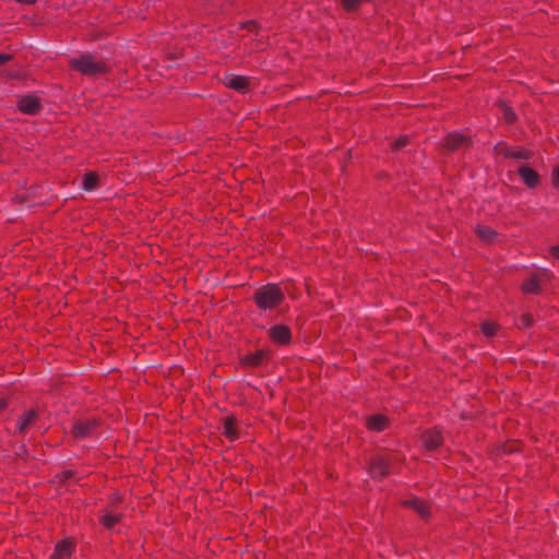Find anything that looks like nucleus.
Returning a JSON list of instances; mask_svg holds the SVG:
<instances>
[{
  "label": "nucleus",
  "instance_id": "20",
  "mask_svg": "<svg viewBox=\"0 0 559 559\" xmlns=\"http://www.w3.org/2000/svg\"><path fill=\"white\" fill-rule=\"evenodd\" d=\"M477 234L485 241H491L496 237V231L487 226L477 227Z\"/></svg>",
  "mask_w": 559,
  "mask_h": 559
},
{
  "label": "nucleus",
  "instance_id": "14",
  "mask_svg": "<svg viewBox=\"0 0 559 559\" xmlns=\"http://www.w3.org/2000/svg\"><path fill=\"white\" fill-rule=\"evenodd\" d=\"M405 504L413 508L421 518H427L430 514L428 506L420 499H412Z\"/></svg>",
  "mask_w": 559,
  "mask_h": 559
},
{
  "label": "nucleus",
  "instance_id": "10",
  "mask_svg": "<svg viewBox=\"0 0 559 559\" xmlns=\"http://www.w3.org/2000/svg\"><path fill=\"white\" fill-rule=\"evenodd\" d=\"M72 543L68 539L59 542L50 559H68L72 555Z\"/></svg>",
  "mask_w": 559,
  "mask_h": 559
},
{
  "label": "nucleus",
  "instance_id": "27",
  "mask_svg": "<svg viewBox=\"0 0 559 559\" xmlns=\"http://www.w3.org/2000/svg\"><path fill=\"white\" fill-rule=\"evenodd\" d=\"M11 59L10 55L0 53V64L8 62Z\"/></svg>",
  "mask_w": 559,
  "mask_h": 559
},
{
  "label": "nucleus",
  "instance_id": "12",
  "mask_svg": "<svg viewBox=\"0 0 559 559\" xmlns=\"http://www.w3.org/2000/svg\"><path fill=\"white\" fill-rule=\"evenodd\" d=\"M367 427L373 431H382L386 425V418L383 415L376 414L367 418Z\"/></svg>",
  "mask_w": 559,
  "mask_h": 559
},
{
  "label": "nucleus",
  "instance_id": "13",
  "mask_svg": "<svg viewBox=\"0 0 559 559\" xmlns=\"http://www.w3.org/2000/svg\"><path fill=\"white\" fill-rule=\"evenodd\" d=\"M95 427L94 421H79L73 426L75 437L84 438L88 436Z\"/></svg>",
  "mask_w": 559,
  "mask_h": 559
},
{
  "label": "nucleus",
  "instance_id": "32",
  "mask_svg": "<svg viewBox=\"0 0 559 559\" xmlns=\"http://www.w3.org/2000/svg\"><path fill=\"white\" fill-rule=\"evenodd\" d=\"M247 26H248L249 28L253 27V26H254V22H253V21H250L249 23H247Z\"/></svg>",
  "mask_w": 559,
  "mask_h": 559
},
{
  "label": "nucleus",
  "instance_id": "1",
  "mask_svg": "<svg viewBox=\"0 0 559 559\" xmlns=\"http://www.w3.org/2000/svg\"><path fill=\"white\" fill-rule=\"evenodd\" d=\"M69 64L83 75L96 78L108 71V64L92 53H82L69 60Z\"/></svg>",
  "mask_w": 559,
  "mask_h": 559
},
{
  "label": "nucleus",
  "instance_id": "26",
  "mask_svg": "<svg viewBox=\"0 0 559 559\" xmlns=\"http://www.w3.org/2000/svg\"><path fill=\"white\" fill-rule=\"evenodd\" d=\"M532 317L527 313L523 314L521 317V325L522 326H530L532 324Z\"/></svg>",
  "mask_w": 559,
  "mask_h": 559
},
{
  "label": "nucleus",
  "instance_id": "16",
  "mask_svg": "<svg viewBox=\"0 0 559 559\" xmlns=\"http://www.w3.org/2000/svg\"><path fill=\"white\" fill-rule=\"evenodd\" d=\"M265 357L264 350H258L254 354L243 357L242 362L246 366L257 367L260 366Z\"/></svg>",
  "mask_w": 559,
  "mask_h": 559
},
{
  "label": "nucleus",
  "instance_id": "15",
  "mask_svg": "<svg viewBox=\"0 0 559 559\" xmlns=\"http://www.w3.org/2000/svg\"><path fill=\"white\" fill-rule=\"evenodd\" d=\"M121 514L106 511L102 516L100 521L106 528H114L116 524L120 522Z\"/></svg>",
  "mask_w": 559,
  "mask_h": 559
},
{
  "label": "nucleus",
  "instance_id": "25",
  "mask_svg": "<svg viewBox=\"0 0 559 559\" xmlns=\"http://www.w3.org/2000/svg\"><path fill=\"white\" fill-rule=\"evenodd\" d=\"M409 139L407 135H403L401 136L400 139H397L393 144H392V147L394 150H401L402 147H404L407 143H408Z\"/></svg>",
  "mask_w": 559,
  "mask_h": 559
},
{
  "label": "nucleus",
  "instance_id": "31",
  "mask_svg": "<svg viewBox=\"0 0 559 559\" xmlns=\"http://www.w3.org/2000/svg\"><path fill=\"white\" fill-rule=\"evenodd\" d=\"M551 252L555 257L559 258V246L552 247Z\"/></svg>",
  "mask_w": 559,
  "mask_h": 559
},
{
  "label": "nucleus",
  "instance_id": "19",
  "mask_svg": "<svg viewBox=\"0 0 559 559\" xmlns=\"http://www.w3.org/2000/svg\"><path fill=\"white\" fill-rule=\"evenodd\" d=\"M98 183V177L94 173H88L84 176L83 179V189L85 191H93Z\"/></svg>",
  "mask_w": 559,
  "mask_h": 559
},
{
  "label": "nucleus",
  "instance_id": "2",
  "mask_svg": "<svg viewBox=\"0 0 559 559\" xmlns=\"http://www.w3.org/2000/svg\"><path fill=\"white\" fill-rule=\"evenodd\" d=\"M283 292L275 284H269L259 288L254 294V301L262 309H272L282 302Z\"/></svg>",
  "mask_w": 559,
  "mask_h": 559
},
{
  "label": "nucleus",
  "instance_id": "9",
  "mask_svg": "<svg viewBox=\"0 0 559 559\" xmlns=\"http://www.w3.org/2000/svg\"><path fill=\"white\" fill-rule=\"evenodd\" d=\"M518 171L528 188H535L539 183L538 174L531 167L523 165Z\"/></svg>",
  "mask_w": 559,
  "mask_h": 559
},
{
  "label": "nucleus",
  "instance_id": "6",
  "mask_svg": "<svg viewBox=\"0 0 559 559\" xmlns=\"http://www.w3.org/2000/svg\"><path fill=\"white\" fill-rule=\"evenodd\" d=\"M471 144V140L460 133H451L445 139L444 146L449 151H456Z\"/></svg>",
  "mask_w": 559,
  "mask_h": 559
},
{
  "label": "nucleus",
  "instance_id": "8",
  "mask_svg": "<svg viewBox=\"0 0 559 559\" xmlns=\"http://www.w3.org/2000/svg\"><path fill=\"white\" fill-rule=\"evenodd\" d=\"M224 83L229 88L245 93L248 90L249 81L246 76L241 75H229L226 76Z\"/></svg>",
  "mask_w": 559,
  "mask_h": 559
},
{
  "label": "nucleus",
  "instance_id": "5",
  "mask_svg": "<svg viewBox=\"0 0 559 559\" xmlns=\"http://www.w3.org/2000/svg\"><path fill=\"white\" fill-rule=\"evenodd\" d=\"M421 441L427 450L432 451L441 445L442 436L439 430L429 429L423 433Z\"/></svg>",
  "mask_w": 559,
  "mask_h": 559
},
{
  "label": "nucleus",
  "instance_id": "3",
  "mask_svg": "<svg viewBox=\"0 0 559 559\" xmlns=\"http://www.w3.org/2000/svg\"><path fill=\"white\" fill-rule=\"evenodd\" d=\"M393 457L376 455L370 462V474L373 478H382L390 473V466Z\"/></svg>",
  "mask_w": 559,
  "mask_h": 559
},
{
  "label": "nucleus",
  "instance_id": "29",
  "mask_svg": "<svg viewBox=\"0 0 559 559\" xmlns=\"http://www.w3.org/2000/svg\"><path fill=\"white\" fill-rule=\"evenodd\" d=\"M8 406L7 399L2 397L0 399V411H3Z\"/></svg>",
  "mask_w": 559,
  "mask_h": 559
},
{
  "label": "nucleus",
  "instance_id": "24",
  "mask_svg": "<svg viewBox=\"0 0 559 559\" xmlns=\"http://www.w3.org/2000/svg\"><path fill=\"white\" fill-rule=\"evenodd\" d=\"M511 150L512 147H509L507 146L506 144L503 143H498L496 146H495V151L498 153V154H501L506 157H510V153H511Z\"/></svg>",
  "mask_w": 559,
  "mask_h": 559
},
{
  "label": "nucleus",
  "instance_id": "30",
  "mask_svg": "<svg viewBox=\"0 0 559 559\" xmlns=\"http://www.w3.org/2000/svg\"><path fill=\"white\" fill-rule=\"evenodd\" d=\"M15 1L19 3H22V4H33V3H35L36 0H15Z\"/></svg>",
  "mask_w": 559,
  "mask_h": 559
},
{
  "label": "nucleus",
  "instance_id": "4",
  "mask_svg": "<svg viewBox=\"0 0 559 559\" xmlns=\"http://www.w3.org/2000/svg\"><path fill=\"white\" fill-rule=\"evenodd\" d=\"M17 107L23 114L36 115L41 109V103L34 95H25L19 99Z\"/></svg>",
  "mask_w": 559,
  "mask_h": 559
},
{
  "label": "nucleus",
  "instance_id": "23",
  "mask_svg": "<svg viewBox=\"0 0 559 559\" xmlns=\"http://www.w3.org/2000/svg\"><path fill=\"white\" fill-rule=\"evenodd\" d=\"M496 324L492 322H484L481 324V331L486 336H492L496 332Z\"/></svg>",
  "mask_w": 559,
  "mask_h": 559
},
{
  "label": "nucleus",
  "instance_id": "11",
  "mask_svg": "<svg viewBox=\"0 0 559 559\" xmlns=\"http://www.w3.org/2000/svg\"><path fill=\"white\" fill-rule=\"evenodd\" d=\"M271 336L274 341L284 344L289 341L290 332L287 326L276 325L271 329Z\"/></svg>",
  "mask_w": 559,
  "mask_h": 559
},
{
  "label": "nucleus",
  "instance_id": "28",
  "mask_svg": "<svg viewBox=\"0 0 559 559\" xmlns=\"http://www.w3.org/2000/svg\"><path fill=\"white\" fill-rule=\"evenodd\" d=\"M554 183L555 186H559V168L554 170Z\"/></svg>",
  "mask_w": 559,
  "mask_h": 559
},
{
  "label": "nucleus",
  "instance_id": "21",
  "mask_svg": "<svg viewBox=\"0 0 559 559\" xmlns=\"http://www.w3.org/2000/svg\"><path fill=\"white\" fill-rule=\"evenodd\" d=\"M500 111H501L502 117L506 120V122L511 123L515 120V114L506 104L500 105Z\"/></svg>",
  "mask_w": 559,
  "mask_h": 559
},
{
  "label": "nucleus",
  "instance_id": "18",
  "mask_svg": "<svg viewBox=\"0 0 559 559\" xmlns=\"http://www.w3.org/2000/svg\"><path fill=\"white\" fill-rule=\"evenodd\" d=\"M37 412L35 409L28 411L19 423L16 429L20 433L24 432L26 428L36 419Z\"/></svg>",
  "mask_w": 559,
  "mask_h": 559
},
{
  "label": "nucleus",
  "instance_id": "7",
  "mask_svg": "<svg viewBox=\"0 0 559 559\" xmlns=\"http://www.w3.org/2000/svg\"><path fill=\"white\" fill-rule=\"evenodd\" d=\"M548 278L546 272L531 276L523 283V290L530 294H538L540 292V283Z\"/></svg>",
  "mask_w": 559,
  "mask_h": 559
},
{
  "label": "nucleus",
  "instance_id": "22",
  "mask_svg": "<svg viewBox=\"0 0 559 559\" xmlns=\"http://www.w3.org/2000/svg\"><path fill=\"white\" fill-rule=\"evenodd\" d=\"M532 153L527 150H511L510 158L514 159H528Z\"/></svg>",
  "mask_w": 559,
  "mask_h": 559
},
{
  "label": "nucleus",
  "instance_id": "17",
  "mask_svg": "<svg viewBox=\"0 0 559 559\" xmlns=\"http://www.w3.org/2000/svg\"><path fill=\"white\" fill-rule=\"evenodd\" d=\"M223 432L230 440H235L238 438V433L235 427V420L233 418L226 417L224 419Z\"/></svg>",
  "mask_w": 559,
  "mask_h": 559
}]
</instances>
